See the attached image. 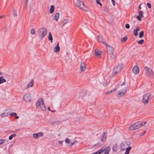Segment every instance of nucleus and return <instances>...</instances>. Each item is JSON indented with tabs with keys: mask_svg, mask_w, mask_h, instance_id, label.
<instances>
[{
	"mask_svg": "<svg viewBox=\"0 0 154 154\" xmlns=\"http://www.w3.org/2000/svg\"><path fill=\"white\" fill-rule=\"evenodd\" d=\"M146 123V122L143 121H139L135 122L129 126V129L130 131H134L143 126Z\"/></svg>",
	"mask_w": 154,
	"mask_h": 154,
	"instance_id": "f257e3e1",
	"label": "nucleus"
},
{
	"mask_svg": "<svg viewBox=\"0 0 154 154\" xmlns=\"http://www.w3.org/2000/svg\"><path fill=\"white\" fill-rule=\"evenodd\" d=\"M75 6L81 10H83L86 11H88V7L85 5L84 2L80 0H77L75 2Z\"/></svg>",
	"mask_w": 154,
	"mask_h": 154,
	"instance_id": "f03ea898",
	"label": "nucleus"
},
{
	"mask_svg": "<svg viewBox=\"0 0 154 154\" xmlns=\"http://www.w3.org/2000/svg\"><path fill=\"white\" fill-rule=\"evenodd\" d=\"M36 106L38 108H41L43 111H45L46 109L44 104L43 100L41 98L39 99L36 103Z\"/></svg>",
	"mask_w": 154,
	"mask_h": 154,
	"instance_id": "7ed1b4c3",
	"label": "nucleus"
},
{
	"mask_svg": "<svg viewBox=\"0 0 154 154\" xmlns=\"http://www.w3.org/2000/svg\"><path fill=\"white\" fill-rule=\"evenodd\" d=\"M150 93V92L146 93L143 96L142 102L144 104L146 105L147 104L149 101L151 99Z\"/></svg>",
	"mask_w": 154,
	"mask_h": 154,
	"instance_id": "20e7f679",
	"label": "nucleus"
},
{
	"mask_svg": "<svg viewBox=\"0 0 154 154\" xmlns=\"http://www.w3.org/2000/svg\"><path fill=\"white\" fill-rule=\"evenodd\" d=\"M123 67V65L122 64H119L116 66L114 68L113 70L112 75L115 76L118 74L122 70Z\"/></svg>",
	"mask_w": 154,
	"mask_h": 154,
	"instance_id": "39448f33",
	"label": "nucleus"
},
{
	"mask_svg": "<svg viewBox=\"0 0 154 154\" xmlns=\"http://www.w3.org/2000/svg\"><path fill=\"white\" fill-rule=\"evenodd\" d=\"M129 145V142L127 141H123L121 144L120 146V150L123 151L128 148Z\"/></svg>",
	"mask_w": 154,
	"mask_h": 154,
	"instance_id": "423d86ee",
	"label": "nucleus"
},
{
	"mask_svg": "<svg viewBox=\"0 0 154 154\" xmlns=\"http://www.w3.org/2000/svg\"><path fill=\"white\" fill-rule=\"evenodd\" d=\"M145 70L147 76H149L153 75L152 70L150 68L146 66L145 67Z\"/></svg>",
	"mask_w": 154,
	"mask_h": 154,
	"instance_id": "0eeeda50",
	"label": "nucleus"
},
{
	"mask_svg": "<svg viewBox=\"0 0 154 154\" xmlns=\"http://www.w3.org/2000/svg\"><path fill=\"white\" fill-rule=\"evenodd\" d=\"M100 150H102L101 151L103 154H109L110 150V148L109 146H106L105 147H103Z\"/></svg>",
	"mask_w": 154,
	"mask_h": 154,
	"instance_id": "6e6552de",
	"label": "nucleus"
},
{
	"mask_svg": "<svg viewBox=\"0 0 154 154\" xmlns=\"http://www.w3.org/2000/svg\"><path fill=\"white\" fill-rule=\"evenodd\" d=\"M32 99V97L30 94L27 93L24 95L23 97V100L26 102H29Z\"/></svg>",
	"mask_w": 154,
	"mask_h": 154,
	"instance_id": "1a4fd4ad",
	"label": "nucleus"
},
{
	"mask_svg": "<svg viewBox=\"0 0 154 154\" xmlns=\"http://www.w3.org/2000/svg\"><path fill=\"white\" fill-rule=\"evenodd\" d=\"M107 47V53L109 55H112L114 52V49L110 45H108L106 46Z\"/></svg>",
	"mask_w": 154,
	"mask_h": 154,
	"instance_id": "9d476101",
	"label": "nucleus"
},
{
	"mask_svg": "<svg viewBox=\"0 0 154 154\" xmlns=\"http://www.w3.org/2000/svg\"><path fill=\"white\" fill-rule=\"evenodd\" d=\"M126 91L127 88H125L124 89H122V91H119L118 92V94L120 95V96H122L126 94Z\"/></svg>",
	"mask_w": 154,
	"mask_h": 154,
	"instance_id": "9b49d317",
	"label": "nucleus"
},
{
	"mask_svg": "<svg viewBox=\"0 0 154 154\" xmlns=\"http://www.w3.org/2000/svg\"><path fill=\"white\" fill-rule=\"evenodd\" d=\"M86 66L84 62H82L80 65V69L81 72H84L86 69Z\"/></svg>",
	"mask_w": 154,
	"mask_h": 154,
	"instance_id": "f8f14e48",
	"label": "nucleus"
},
{
	"mask_svg": "<svg viewBox=\"0 0 154 154\" xmlns=\"http://www.w3.org/2000/svg\"><path fill=\"white\" fill-rule=\"evenodd\" d=\"M97 40L98 41L100 42H102L104 45L106 46L107 45V44L106 42L103 41V37L102 36L98 35L97 37Z\"/></svg>",
	"mask_w": 154,
	"mask_h": 154,
	"instance_id": "ddd939ff",
	"label": "nucleus"
},
{
	"mask_svg": "<svg viewBox=\"0 0 154 154\" xmlns=\"http://www.w3.org/2000/svg\"><path fill=\"white\" fill-rule=\"evenodd\" d=\"M133 73L135 74H137L139 72V69L137 66H135L132 68Z\"/></svg>",
	"mask_w": 154,
	"mask_h": 154,
	"instance_id": "4468645a",
	"label": "nucleus"
},
{
	"mask_svg": "<svg viewBox=\"0 0 154 154\" xmlns=\"http://www.w3.org/2000/svg\"><path fill=\"white\" fill-rule=\"evenodd\" d=\"M42 39L47 34V29L44 27H42Z\"/></svg>",
	"mask_w": 154,
	"mask_h": 154,
	"instance_id": "2eb2a0df",
	"label": "nucleus"
},
{
	"mask_svg": "<svg viewBox=\"0 0 154 154\" xmlns=\"http://www.w3.org/2000/svg\"><path fill=\"white\" fill-rule=\"evenodd\" d=\"M95 55L99 57H100L102 54V52L97 49H96L94 51Z\"/></svg>",
	"mask_w": 154,
	"mask_h": 154,
	"instance_id": "dca6fc26",
	"label": "nucleus"
},
{
	"mask_svg": "<svg viewBox=\"0 0 154 154\" xmlns=\"http://www.w3.org/2000/svg\"><path fill=\"white\" fill-rule=\"evenodd\" d=\"M43 134L42 132H39L37 133H35L33 134V136L35 138H39L43 135Z\"/></svg>",
	"mask_w": 154,
	"mask_h": 154,
	"instance_id": "f3484780",
	"label": "nucleus"
},
{
	"mask_svg": "<svg viewBox=\"0 0 154 154\" xmlns=\"http://www.w3.org/2000/svg\"><path fill=\"white\" fill-rule=\"evenodd\" d=\"M34 82L33 80H32V81H31L30 82H29V84L27 85V87L23 89V90L26 89L30 87H32L33 85Z\"/></svg>",
	"mask_w": 154,
	"mask_h": 154,
	"instance_id": "a211bd4d",
	"label": "nucleus"
},
{
	"mask_svg": "<svg viewBox=\"0 0 154 154\" xmlns=\"http://www.w3.org/2000/svg\"><path fill=\"white\" fill-rule=\"evenodd\" d=\"M60 50V47L59 46V43H57V46L54 48V51L55 52H58Z\"/></svg>",
	"mask_w": 154,
	"mask_h": 154,
	"instance_id": "6ab92c4d",
	"label": "nucleus"
},
{
	"mask_svg": "<svg viewBox=\"0 0 154 154\" xmlns=\"http://www.w3.org/2000/svg\"><path fill=\"white\" fill-rule=\"evenodd\" d=\"M106 133V132H105L103 133L101 138V140L102 142H104L106 140V137L105 136V134Z\"/></svg>",
	"mask_w": 154,
	"mask_h": 154,
	"instance_id": "aec40b11",
	"label": "nucleus"
},
{
	"mask_svg": "<svg viewBox=\"0 0 154 154\" xmlns=\"http://www.w3.org/2000/svg\"><path fill=\"white\" fill-rule=\"evenodd\" d=\"M60 14L59 13H57L54 15V17L53 18V19L54 20L56 21H57L59 17Z\"/></svg>",
	"mask_w": 154,
	"mask_h": 154,
	"instance_id": "412c9836",
	"label": "nucleus"
},
{
	"mask_svg": "<svg viewBox=\"0 0 154 154\" xmlns=\"http://www.w3.org/2000/svg\"><path fill=\"white\" fill-rule=\"evenodd\" d=\"M54 10V5H52L51 6L50 8V13L51 14H52Z\"/></svg>",
	"mask_w": 154,
	"mask_h": 154,
	"instance_id": "4be33fe9",
	"label": "nucleus"
},
{
	"mask_svg": "<svg viewBox=\"0 0 154 154\" xmlns=\"http://www.w3.org/2000/svg\"><path fill=\"white\" fill-rule=\"evenodd\" d=\"M125 149V154H129V151L131 149V147L129 146Z\"/></svg>",
	"mask_w": 154,
	"mask_h": 154,
	"instance_id": "5701e85b",
	"label": "nucleus"
},
{
	"mask_svg": "<svg viewBox=\"0 0 154 154\" xmlns=\"http://www.w3.org/2000/svg\"><path fill=\"white\" fill-rule=\"evenodd\" d=\"M9 114V113L8 112H4L2 113L0 116L2 117H5L8 116Z\"/></svg>",
	"mask_w": 154,
	"mask_h": 154,
	"instance_id": "b1692460",
	"label": "nucleus"
},
{
	"mask_svg": "<svg viewBox=\"0 0 154 154\" xmlns=\"http://www.w3.org/2000/svg\"><path fill=\"white\" fill-rule=\"evenodd\" d=\"M49 35L48 37V39L49 40L51 41V42L52 43L53 41V38L52 37V35L51 32H49Z\"/></svg>",
	"mask_w": 154,
	"mask_h": 154,
	"instance_id": "393cba45",
	"label": "nucleus"
},
{
	"mask_svg": "<svg viewBox=\"0 0 154 154\" xmlns=\"http://www.w3.org/2000/svg\"><path fill=\"white\" fill-rule=\"evenodd\" d=\"M6 82V80L4 79L3 77L2 76L0 77V84L5 82Z\"/></svg>",
	"mask_w": 154,
	"mask_h": 154,
	"instance_id": "a878e982",
	"label": "nucleus"
},
{
	"mask_svg": "<svg viewBox=\"0 0 154 154\" xmlns=\"http://www.w3.org/2000/svg\"><path fill=\"white\" fill-rule=\"evenodd\" d=\"M68 20L67 19H65L63 21L62 27H63L65 24L67 23L68 22Z\"/></svg>",
	"mask_w": 154,
	"mask_h": 154,
	"instance_id": "bb28decb",
	"label": "nucleus"
},
{
	"mask_svg": "<svg viewBox=\"0 0 154 154\" xmlns=\"http://www.w3.org/2000/svg\"><path fill=\"white\" fill-rule=\"evenodd\" d=\"M116 88H115L113 89V90H110L109 91L106 92L105 93L106 94H110L111 93L114 91H116Z\"/></svg>",
	"mask_w": 154,
	"mask_h": 154,
	"instance_id": "cd10ccee",
	"label": "nucleus"
},
{
	"mask_svg": "<svg viewBox=\"0 0 154 154\" xmlns=\"http://www.w3.org/2000/svg\"><path fill=\"white\" fill-rule=\"evenodd\" d=\"M144 35V31H143L140 32L139 34V37L140 38H142L143 37Z\"/></svg>",
	"mask_w": 154,
	"mask_h": 154,
	"instance_id": "c85d7f7f",
	"label": "nucleus"
},
{
	"mask_svg": "<svg viewBox=\"0 0 154 154\" xmlns=\"http://www.w3.org/2000/svg\"><path fill=\"white\" fill-rule=\"evenodd\" d=\"M13 15H14V16L15 17H17V14L16 10L13 9Z\"/></svg>",
	"mask_w": 154,
	"mask_h": 154,
	"instance_id": "c756f323",
	"label": "nucleus"
},
{
	"mask_svg": "<svg viewBox=\"0 0 154 154\" xmlns=\"http://www.w3.org/2000/svg\"><path fill=\"white\" fill-rule=\"evenodd\" d=\"M16 136V134H12L11 135V136H10L9 137V139L10 140H12L14 137Z\"/></svg>",
	"mask_w": 154,
	"mask_h": 154,
	"instance_id": "7c9ffc66",
	"label": "nucleus"
},
{
	"mask_svg": "<svg viewBox=\"0 0 154 154\" xmlns=\"http://www.w3.org/2000/svg\"><path fill=\"white\" fill-rule=\"evenodd\" d=\"M42 27L38 29V33L39 34V36H41L42 35Z\"/></svg>",
	"mask_w": 154,
	"mask_h": 154,
	"instance_id": "2f4dec72",
	"label": "nucleus"
},
{
	"mask_svg": "<svg viewBox=\"0 0 154 154\" xmlns=\"http://www.w3.org/2000/svg\"><path fill=\"white\" fill-rule=\"evenodd\" d=\"M143 13L141 11H140L138 12L139 16H140L141 18H143L144 17L143 15Z\"/></svg>",
	"mask_w": 154,
	"mask_h": 154,
	"instance_id": "473e14b6",
	"label": "nucleus"
},
{
	"mask_svg": "<svg viewBox=\"0 0 154 154\" xmlns=\"http://www.w3.org/2000/svg\"><path fill=\"white\" fill-rule=\"evenodd\" d=\"M144 42L143 39H141L137 42V43L139 45H141Z\"/></svg>",
	"mask_w": 154,
	"mask_h": 154,
	"instance_id": "72a5a7b5",
	"label": "nucleus"
},
{
	"mask_svg": "<svg viewBox=\"0 0 154 154\" xmlns=\"http://www.w3.org/2000/svg\"><path fill=\"white\" fill-rule=\"evenodd\" d=\"M30 33L32 35H34L35 33V31L33 29H32L30 31Z\"/></svg>",
	"mask_w": 154,
	"mask_h": 154,
	"instance_id": "f704fd0d",
	"label": "nucleus"
},
{
	"mask_svg": "<svg viewBox=\"0 0 154 154\" xmlns=\"http://www.w3.org/2000/svg\"><path fill=\"white\" fill-rule=\"evenodd\" d=\"M102 151V150H99L97 151L92 153V154H100L102 153V151Z\"/></svg>",
	"mask_w": 154,
	"mask_h": 154,
	"instance_id": "c9c22d12",
	"label": "nucleus"
},
{
	"mask_svg": "<svg viewBox=\"0 0 154 154\" xmlns=\"http://www.w3.org/2000/svg\"><path fill=\"white\" fill-rule=\"evenodd\" d=\"M133 34H134V35L135 36H137L138 35V33L137 32V31H136V30H135V29H134V30Z\"/></svg>",
	"mask_w": 154,
	"mask_h": 154,
	"instance_id": "e433bc0d",
	"label": "nucleus"
},
{
	"mask_svg": "<svg viewBox=\"0 0 154 154\" xmlns=\"http://www.w3.org/2000/svg\"><path fill=\"white\" fill-rule=\"evenodd\" d=\"M127 37H124L122 39L121 41L122 42H125L127 40Z\"/></svg>",
	"mask_w": 154,
	"mask_h": 154,
	"instance_id": "4c0bfd02",
	"label": "nucleus"
},
{
	"mask_svg": "<svg viewBox=\"0 0 154 154\" xmlns=\"http://www.w3.org/2000/svg\"><path fill=\"white\" fill-rule=\"evenodd\" d=\"M65 142L66 143H70V140L68 138H67L65 140Z\"/></svg>",
	"mask_w": 154,
	"mask_h": 154,
	"instance_id": "58836bf2",
	"label": "nucleus"
},
{
	"mask_svg": "<svg viewBox=\"0 0 154 154\" xmlns=\"http://www.w3.org/2000/svg\"><path fill=\"white\" fill-rule=\"evenodd\" d=\"M5 140L3 139H0V145L4 143L5 142Z\"/></svg>",
	"mask_w": 154,
	"mask_h": 154,
	"instance_id": "ea45409f",
	"label": "nucleus"
},
{
	"mask_svg": "<svg viewBox=\"0 0 154 154\" xmlns=\"http://www.w3.org/2000/svg\"><path fill=\"white\" fill-rule=\"evenodd\" d=\"M24 0V5L25 6H26L28 4L29 0Z\"/></svg>",
	"mask_w": 154,
	"mask_h": 154,
	"instance_id": "a19ab883",
	"label": "nucleus"
},
{
	"mask_svg": "<svg viewBox=\"0 0 154 154\" xmlns=\"http://www.w3.org/2000/svg\"><path fill=\"white\" fill-rule=\"evenodd\" d=\"M104 11H105L106 12H107L109 10L108 8L107 7H106L104 8Z\"/></svg>",
	"mask_w": 154,
	"mask_h": 154,
	"instance_id": "79ce46f5",
	"label": "nucleus"
},
{
	"mask_svg": "<svg viewBox=\"0 0 154 154\" xmlns=\"http://www.w3.org/2000/svg\"><path fill=\"white\" fill-rule=\"evenodd\" d=\"M125 27L127 29H129L130 28V25L128 24H127L125 25Z\"/></svg>",
	"mask_w": 154,
	"mask_h": 154,
	"instance_id": "37998d69",
	"label": "nucleus"
},
{
	"mask_svg": "<svg viewBox=\"0 0 154 154\" xmlns=\"http://www.w3.org/2000/svg\"><path fill=\"white\" fill-rule=\"evenodd\" d=\"M10 115L11 116H17V114L16 113L13 112V113H11V114H10Z\"/></svg>",
	"mask_w": 154,
	"mask_h": 154,
	"instance_id": "c03bdc74",
	"label": "nucleus"
},
{
	"mask_svg": "<svg viewBox=\"0 0 154 154\" xmlns=\"http://www.w3.org/2000/svg\"><path fill=\"white\" fill-rule=\"evenodd\" d=\"M136 17L139 21H140L141 20V17H140V16H137Z\"/></svg>",
	"mask_w": 154,
	"mask_h": 154,
	"instance_id": "a18cd8bd",
	"label": "nucleus"
},
{
	"mask_svg": "<svg viewBox=\"0 0 154 154\" xmlns=\"http://www.w3.org/2000/svg\"><path fill=\"white\" fill-rule=\"evenodd\" d=\"M147 5L149 8H151V5L150 3H147Z\"/></svg>",
	"mask_w": 154,
	"mask_h": 154,
	"instance_id": "49530a36",
	"label": "nucleus"
},
{
	"mask_svg": "<svg viewBox=\"0 0 154 154\" xmlns=\"http://www.w3.org/2000/svg\"><path fill=\"white\" fill-rule=\"evenodd\" d=\"M134 29L137 32L140 30V28L139 27H137L136 29Z\"/></svg>",
	"mask_w": 154,
	"mask_h": 154,
	"instance_id": "de8ad7c7",
	"label": "nucleus"
},
{
	"mask_svg": "<svg viewBox=\"0 0 154 154\" xmlns=\"http://www.w3.org/2000/svg\"><path fill=\"white\" fill-rule=\"evenodd\" d=\"M116 147L114 146H113L112 147V149H113V151H116Z\"/></svg>",
	"mask_w": 154,
	"mask_h": 154,
	"instance_id": "09e8293b",
	"label": "nucleus"
},
{
	"mask_svg": "<svg viewBox=\"0 0 154 154\" xmlns=\"http://www.w3.org/2000/svg\"><path fill=\"white\" fill-rule=\"evenodd\" d=\"M112 3L113 5L114 6L115 5V2L114 0H111Z\"/></svg>",
	"mask_w": 154,
	"mask_h": 154,
	"instance_id": "8fccbe9b",
	"label": "nucleus"
},
{
	"mask_svg": "<svg viewBox=\"0 0 154 154\" xmlns=\"http://www.w3.org/2000/svg\"><path fill=\"white\" fill-rule=\"evenodd\" d=\"M146 132V131H145L141 134V136L143 135Z\"/></svg>",
	"mask_w": 154,
	"mask_h": 154,
	"instance_id": "3c124183",
	"label": "nucleus"
},
{
	"mask_svg": "<svg viewBox=\"0 0 154 154\" xmlns=\"http://www.w3.org/2000/svg\"><path fill=\"white\" fill-rule=\"evenodd\" d=\"M125 82H123L122 84L121 85V86H123L124 85H125Z\"/></svg>",
	"mask_w": 154,
	"mask_h": 154,
	"instance_id": "603ef678",
	"label": "nucleus"
},
{
	"mask_svg": "<svg viewBox=\"0 0 154 154\" xmlns=\"http://www.w3.org/2000/svg\"><path fill=\"white\" fill-rule=\"evenodd\" d=\"M96 2L97 4H99V3L100 2V0H96Z\"/></svg>",
	"mask_w": 154,
	"mask_h": 154,
	"instance_id": "864d4df0",
	"label": "nucleus"
},
{
	"mask_svg": "<svg viewBox=\"0 0 154 154\" xmlns=\"http://www.w3.org/2000/svg\"><path fill=\"white\" fill-rule=\"evenodd\" d=\"M70 145H69L70 146H71L73 145V143H72V142H70Z\"/></svg>",
	"mask_w": 154,
	"mask_h": 154,
	"instance_id": "5fc2aeb1",
	"label": "nucleus"
},
{
	"mask_svg": "<svg viewBox=\"0 0 154 154\" xmlns=\"http://www.w3.org/2000/svg\"><path fill=\"white\" fill-rule=\"evenodd\" d=\"M63 142V141H59V144H61V143H62V142Z\"/></svg>",
	"mask_w": 154,
	"mask_h": 154,
	"instance_id": "6e6d98bb",
	"label": "nucleus"
},
{
	"mask_svg": "<svg viewBox=\"0 0 154 154\" xmlns=\"http://www.w3.org/2000/svg\"><path fill=\"white\" fill-rule=\"evenodd\" d=\"M16 116V117H15V118L16 119H18L19 116Z\"/></svg>",
	"mask_w": 154,
	"mask_h": 154,
	"instance_id": "4d7b16f0",
	"label": "nucleus"
},
{
	"mask_svg": "<svg viewBox=\"0 0 154 154\" xmlns=\"http://www.w3.org/2000/svg\"><path fill=\"white\" fill-rule=\"evenodd\" d=\"M141 4L140 5H139V9H141Z\"/></svg>",
	"mask_w": 154,
	"mask_h": 154,
	"instance_id": "13d9d810",
	"label": "nucleus"
},
{
	"mask_svg": "<svg viewBox=\"0 0 154 154\" xmlns=\"http://www.w3.org/2000/svg\"><path fill=\"white\" fill-rule=\"evenodd\" d=\"M98 4L100 5L101 6H102V5L100 2V3H99V4Z\"/></svg>",
	"mask_w": 154,
	"mask_h": 154,
	"instance_id": "bf43d9fd",
	"label": "nucleus"
},
{
	"mask_svg": "<svg viewBox=\"0 0 154 154\" xmlns=\"http://www.w3.org/2000/svg\"><path fill=\"white\" fill-rule=\"evenodd\" d=\"M4 16H0V18H2L4 17Z\"/></svg>",
	"mask_w": 154,
	"mask_h": 154,
	"instance_id": "052dcab7",
	"label": "nucleus"
},
{
	"mask_svg": "<svg viewBox=\"0 0 154 154\" xmlns=\"http://www.w3.org/2000/svg\"><path fill=\"white\" fill-rule=\"evenodd\" d=\"M107 83H106L105 84V83H104L103 85L104 86H106L107 85Z\"/></svg>",
	"mask_w": 154,
	"mask_h": 154,
	"instance_id": "680f3d73",
	"label": "nucleus"
},
{
	"mask_svg": "<svg viewBox=\"0 0 154 154\" xmlns=\"http://www.w3.org/2000/svg\"><path fill=\"white\" fill-rule=\"evenodd\" d=\"M47 109L49 110H50V108L49 107H48V108H47Z\"/></svg>",
	"mask_w": 154,
	"mask_h": 154,
	"instance_id": "e2e57ef3",
	"label": "nucleus"
},
{
	"mask_svg": "<svg viewBox=\"0 0 154 154\" xmlns=\"http://www.w3.org/2000/svg\"><path fill=\"white\" fill-rule=\"evenodd\" d=\"M76 142V141H74L72 143H73V144L75 143V142Z\"/></svg>",
	"mask_w": 154,
	"mask_h": 154,
	"instance_id": "0e129e2a",
	"label": "nucleus"
},
{
	"mask_svg": "<svg viewBox=\"0 0 154 154\" xmlns=\"http://www.w3.org/2000/svg\"><path fill=\"white\" fill-rule=\"evenodd\" d=\"M76 142V141H74L72 143H73V144L75 143V142Z\"/></svg>",
	"mask_w": 154,
	"mask_h": 154,
	"instance_id": "69168bd1",
	"label": "nucleus"
},
{
	"mask_svg": "<svg viewBox=\"0 0 154 154\" xmlns=\"http://www.w3.org/2000/svg\"><path fill=\"white\" fill-rule=\"evenodd\" d=\"M2 73L1 72H0V75H2Z\"/></svg>",
	"mask_w": 154,
	"mask_h": 154,
	"instance_id": "338daca9",
	"label": "nucleus"
},
{
	"mask_svg": "<svg viewBox=\"0 0 154 154\" xmlns=\"http://www.w3.org/2000/svg\"><path fill=\"white\" fill-rule=\"evenodd\" d=\"M52 112H55V110H54V111H53Z\"/></svg>",
	"mask_w": 154,
	"mask_h": 154,
	"instance_id": "774afa93",
	"label": "nucleus"
}]
</instances>
